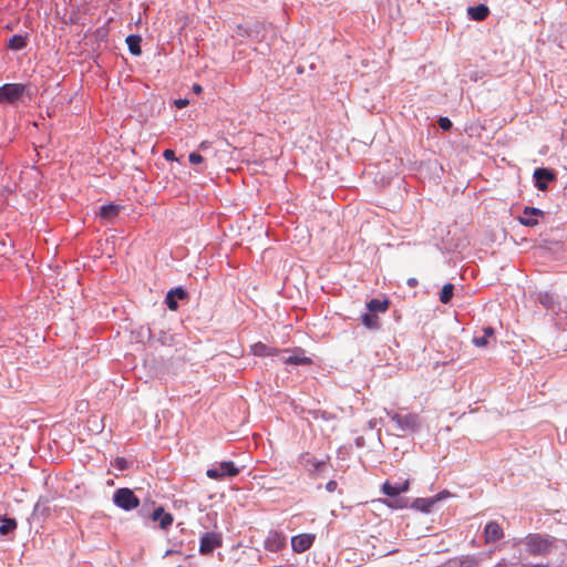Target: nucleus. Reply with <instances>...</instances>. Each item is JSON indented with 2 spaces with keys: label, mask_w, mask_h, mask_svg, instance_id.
Wrapping results in <instances>:
<instances>
[{
  "label": "nucleus",
  "mask_w": 567,
  "mask_h": 567,
  "mask_svg": "<svg viewBox=\"0 0 567 567\" xmlns=\"http://www.w3.org/2000/svg\"><path fill=\"white\" fill-rule=\"evenodd\" d=\"M527 550L533 556H545L557 547L554 537L542 534H529L524 538Z\"/></svg>",
  "instance_id": "1"
},
{
  "label": "nucleus",
  "mask_w": 567,
  "mask_h": 567,
  "mask_svg": "<svg viewBox=\"0 0 567 567\" xmlns=\"http://www.w3.org/2000/svg\"><path fill=\"white\" fill-rule=\"evenodd\" d=\"M386 414L395 423L396 429L402 433L415 432L421 426V419L416 413L400 414L386 411Z\"/></svg>",
  "instance_id": "2"
},
{
  "label": "nucleus",
  "mask_w": 567,
  "mask_h": 567,
  "mask_svg": "<svg viewBox=\"0 0 567 567\" xmlns=\"http://www.w3.org/2000/svg\"><path fill=\"white\" fill-rule=\"evenodd\" d=\"M239 474V468L234 462L225 461L214 464L206 472V475L215 481H221L227 477H234Z\"/></svg>",
  "instance_id": "3"
},
{
  "label": "nucleus",
  "mask_w": 567,
  "mask_h": 567,
  "mask_svg": "<svg viewBox=\"0 0 567 567\" xmlns=\"http://www.w3.org/2000/svg\"><path fill=\"white\" fill-rule=\"evenodd\" d=\"M113 502L117 507L127 512L136 508L140 505V501L134 495L133 491L125 487L115 491L113 495Z\"/></svg>",
  "instance_id": "4"
},
{
  "label": "nucleus",
  "mask_w": 567,
  "mask_h": 567,
  "mask_svg": "<svg viewBox=\"0 0 567 567\" xmlns=\"http://www.w3.org/2000/svg\"><path fill=\"white\" fill-rule=\"evenodd\" d=\"M25 92L21 83H8L0 86V103H16Z\"/></svg>",
  "instance_id": "5"
},
{
  "label": "nucleus",
  "mask_w": 567,
  "mask_h": 567,
  "mask_svg": "<svg viewBox=\"0 0 567 567\" xmlns=\"http://www.w3.org/2000/svg\"><path fill=\"white\" fill-rule=\"evenodd\" d=\"M221 546V537L216 533H206L200 538L199 551L203 555H209L214 549Z\"/></svg>",
  "instance_id": "6"
},
{
  "label": "nucleus",
  "mask_w": 567,
  "mask_h": 567,
  "mask_svg": "<svg viewBox=\"0 0 567 567\" xmlns=\"http://www.w3.org/2000/svg\"><path fill=\"white\" fill-rule=\"evenodd\" d=\"M450 495L451 494L447 491H443L433 497L416 498L413 503V507L423 513H430L434 504H436L439 501L450 497Z\"/></svg>",
  "instance_id": "7"
},
{
  "label": "nucleus",
  "mask_w": 567,
  "mask_h": 567,
  "mask_svg": "<svg viewBox=\"0 0 567 567\" xmlns=\"http://www.w3.org/2000/svg\"><path fill=\"white\" fill-rule=\"evenodd\" d=\"M316 536L313 534H299L291 538V548L295 553L301 554L308 550L313 542Z\"/></svg>",
  "instance_id": "8"
},
{
  "label": "nucleus",
  "mask_w": 567,
  "mask_h": 567,
  "mask_svg": "<svg viewBox=\"0 0 567 567\" xmlns=\"http://www.w3.org/2000/svg\"><path fill=\"white\" fill-rule=\"evenodd\" d=\"M286 546V536L279 532H270L265 540V548L277 553Z\"/></svg>",
  "instance_id": "9"
},
{
  "label": "nucleus",
  "mask_w": 567,
  "mask_h": 567,
  "mask_svg": "<svg viewBox=\"0 0 567 567\" xmlns=\"http://www.w3.org/2000/svg\"><path fill=\"white\" fill-rule=\"evenodd\" d=\"M504 536L503 528L501 525L494 520L488 522L484 527V538L485 543H495L499 539H502Z\"/></svg>",
  "instance_id": "10"
},
{
  "label": "nucleus",
  "mask_w": 567,
  "mask_h": 567,
  "mask_svg": "<svg viewBox=\"0 0 567 567\" xmlns=\"http://www.w3.org/2000/svg\"><path fill=\"white\" fill-rule=\"evenodd\" d=\"M410 483L409 481H403L400 483L391 484L390 482H384L382 485V492L389 497H395L402 493L409 491Z\"/></svg>",
  "instance_id": "11"
},
{
  "label": "nucleus",
  "mask_w": 567,
  "mask_h": 567,
  "mask_svg": "<svg viewBox=\"0 0 567 567\" xmlns=\"http://www.w3.org/2000/svg\"><path fill=\"white\" fill-rule=\"evenodd\" d=\"M555 175L547 168H537L534 172L535 185L539 190L547 188V183L553 181Z\"/></svg>",
  "instance_id": "12"
},
{
  "label": "nucleus",
  "mask_w": 567,
  "mask_h": 567,
  "mask_svg": "<svg viewBox=\"0 0 567 567\" xmlns=\"http://www.w3.org/2000/svg\"><path fill=\"white\" fill-rule=\"evenodd\" d=\"M282 360L286 364H293V365H306V364L312 363V360L310 358L306 357L305 351L299 348L292 350L291 354L288 357H285Z\"/></svg>",
  "instance_id": "13"
},
{
  "label": "nucleus",
  "mask_w": 567,
  "mask_h": 567,
  "mask_svg": "<svg viewBox=\"0 0 567 567\" xmlns=\"http://www.w3.org/2000/svg\"><path fill=\"white\" fill-rule=\"evenodd\" d=\"M187 296L186 291L182 288H176L168 291L165 303L171 310H176L178 308L177 300H183Z\"/></svg>",
  "instance_id": "14"
},
{
  "label": "nucleus",
  "mask_w": 567,
  "mask_h": 567,
  "mask_svg": "<svg viewBox=\"0 0 567 567\" xmlns=\"http://www.w3.org/2000/svg\"><path fill=\"white\" fill-rule=\"evenodd\" d=\"M483 336H475L472 340L474 346L477 348H484L489 343V339H492L495 334V330L492 327H485L482 329Z\"/></svg>",
  "instance_id": "15"
},
{
  "label": "nucleus",
  "mask_w": 567,
  "mask_h": 567,
  "mask_svg": "<svg viewBox=\"0 0 567 567\" xmlns=\"http://www.w3.org/2000/svg\"><path fill=\"white\" fill-rule=\"evenodd\" d=\"M489 13V9L485 4H478L476 7H470L467 9V14L472 20L482 21Z\"/></svg>",
  "instance_id": "16"
},
{
  "label": "nucleus",
  "mask_w": 567,
  "mask_h": 567,
  "mask_svg": "<svg viewBox=\"0 0 567 567\" xmlns=\"http://www.w3.org/2000/svg\"><path fill=\"white\" fill-rule=\"evenodd\" d=\"M153 520H159V526L165 529L172 525L173 517L171 514L165 513L162 507H158L153 512Z\"/></svg>",
  "instance_id": "17"
},
{
  "label": "nucleus",
  "mask_w": 567,
  "mask_h": 567,
  "mask_svg": "<svg viewBox=\"0 0 567 567\" xmlns=\"http://www.w3.org/2000/svg\"><path fill=\"white\" fill-rule=\"evenodd\" d=\"M367 308L370 312H385L389 309V300L388 299H371L367 303Z\"/></svg>",
  "instance_id": "18"
},
{
  "label": "nucleus",
  "mask_w": 567,
  "mask_h": 567,
  "mask_svg": "<svg viewBox=\"0 0 567 567\" xmlns=\"http://www.w3.org/2000/svg\"><path fill=\"white\" fill-rule=\"evenodd\" d=\"M125 41H126V44L128 47L130 52L133 55H141V53H142V50H141L142 38H141V35L131 34V35H128L126 38Z\"/></svg>",
  "instance_id": "19"
},
{
  "label": "nucleus",
  "mask_w": 567,
  "mask_h": 567,
  "mask_svg": "<svg viewBox=\"0 0 567 567\" xmlns=\"http://www.w3.org/2000/svg\"><path fill=\"white\" fill-rule=\"evenodd\" d=\"M28 44V37L22 34H14L9 39L8 47L11 50H22Z\"/></svg>",
  "instance_id": "20"
},
{
  "label": "nucleus",
  "mask_w": 567,
  "mask_h": 567,
  "mask_svg": "<svg viewBox=\"0 0 567 567\" xmlns=\"http://www.w3.org/2000/svg\"><path fill=\"white\" fill-rule=\"evenodd\" d=\"M251 352L255 355L264 357V355H272L276 353L275 349L268 348L266 344L261 342H257L251 346Z\"/></svg>",
  "instance_id": "21"
},
{
  "label": "nucleus",
  "mask_w": 567,
  "mask_h": 567,
  "mask_svg": "<svg viewBox=\"0 0 567 567\" xmlns=\"http://www.w3.org/2000/svg\"><path fill=\"white\" fill-rule=\"evenodd\" d=\"M537 300L549 310H555L556 300L553 295L548 292H540L538 293Z\"/></svg>",
  "instance_id": "22"
},
{
  "label": "nucleus",
  "mask_w": 567,
  "mask_h": 567,
  "mask_svg": "<svg viewBox=\"0 0 567 567\" xmlns=\"http://www.w3.org/2000/svg\"><path fill=\"white\" fill-rule=\"evenodd\" d=\"M361 319H362V323L368 329H378L380 327L379 317L375 313H372V312L364 313Z\"/></svg>",
  "instance_id": "23"
},
{
  "label": "nucleus",
  "mask_w": 567,
  "mask_h": 567,
  "mask_svg": "<svg viewBox=\"0 0 567 567\" xmlns=\"http://www.w3.org/2000/svg\"><path fill=\"white\" fill-rule=\"evenodd\" d=\"M17 528V522L12 518L1 519L0 535L4 536Z\"/></svg>",
  "instance_id": "24"
},
{
  "label": "nucleus",
  "mask_w": 567,
  "mask_h": 567,
  "mask_svg": "<svg viewBox=\"0 0 567 567\" xmlns=\"http://www.w3.org/2000/svg\"><path fill=\"white\" fill-rule=\"evenodd\" d=\"M454 286L452 284H445L440 293V301L442 303H449L453 297Z\"/></svg>",
  "instance_id": "25"
},
{
  "label": "nucleus",
  "mask_w": 567,
  "mask_h": 567,
  "mask_svg": "<svg viewBox=\"0 0 567 567\" xmlns=\"http://www.w3.org/2000/svg\"><path fill=\"white\" fill-rule=\"evenodd\" d=\"M118 207L115 205H104L100 208V216L103 218H113L117 215Z\"/></svg>",
  "instance_id": "26"
},
{
  "label": "nucleus",
  "mask_w": 567,
  "mask_h": 567,
  "mask_svg": "<svg viewBox=\"0 0 567 567\" xmlns=\"http://www.w3.org/2000/svg\"><path fill=\"white\" fill-rule=\"evenodd\" d=\"M519 223L524 226H535L537 225V219L532 215H524L519 217Z\"/></svg>",
  "instance_id": "27"
},
{
  "label": "nucleus",
  "mask_w": 567,
  "mask_h": 567,
  "mask_svg": "<svg viewBox=\"0 0 567 567\" xmlns=\"http://www.w3.org/2000/svg\"><path fill=\"white\" fill-rule=\"evenodd\" d=\"M439 126L442 130L447 131V130H450L452 127V122L447 117H440Z\"/></svg>",
  "instance_id": "28"
},
{
  "label": "nucleus",
  "mask_w": 567,
  "mask_h": 567,
  "mask_svg": "<svg viewBox=\"0 0 567 567\" xmlns=\"http://www.w3.org/2000/svg\"><path fill=\"white\" fill-rule=\"evenodd\" d=\"M543 212L538 208H535V207H526L524 209V215H532V216H543Z\"/></svg>",
  "instance_id": "29"
},
{
  "label": "nucleus",
  "mask_w": 567,
  "mask_h": 567,
  "mask_svg": "<svg viewBox=\"0 0 567 567\" xmlns=\"http://www.w3.org/2000/svg\"><path fill=\"white\" fill-rule=\"evenodd\" d=\"M189 162L194 165L200 164L203 162V156L197 153L189 154Z\"/></svg>",
  "instance_id": "30"
},
{
  "label": "nucleus",
  "mask_w": 567,
  "mask_h": 567,
  "mask_svg": "<svg viewBox=\"0 0 567 567\" xmlns=\"http://www.w3.org/2000/svg\"><path fill=\"white\" fill-rule=\"evenodd\" d=\"M127 461L123 457H118L115 460V465L118 470L121 471H124L125 468H127Z\"/></svg>",
  "instance_id": "31"
},
{
  "label": "nucleus",
  "mask_w": 567,
  "mask_h": 567,
  "mask_svg": "<svg viewBox=\"0 0 567 567\" xmlns=\"http://www.w3.org/2000/svg\"><path fill=\"white\" fill-rule=\"evenodd\" d=\"M163 156L167 161H175V152L173 150H165L163 153Z\"/></svg>",
  "instance_id": "32"
},
{
  "label": "nucleus",
  "mask_w": 567,
  "mask_h": 567,
  "mask_svg": "<svg viewBox=\"0 0 567 567\" xmlns=\"http://www.w3.org/2000/svg\"><path fill=\"white\" fill-rule=\"evenodd\" d=\"M187 104H188V101H187L186 99H179V100H176V101H175V105H176L178 109H183V107H185Z\"/></svg>",
  "instance_id": "33"
},
{
  "label": "nucleus",
  "mask_w": 567,
  "mask_h": 567,
  "mask_svg": "<svg viewBox=\"0 0 567 567\" xmlns=\"http://www.w3.org/2000/svg\"><path fill=\"white\" fill-rule=\"evenodd\" d=\"M326 488L328 492H333L337 488V482L336 481H329L326 485Z\"/></svg>",
  "instance_id": "34"
},
{
  "label": "nucleus",
  "mask_w": 567,
  "mask_h": 567,
  "mask_svg": "<svg viewBox=\"0 0 567 567\" xmlns=\"http://www.w3.org/2000/svg\"><path fill=\"white\" fill-rule=\"evenodd\" d=\"M400 501H395V505L392 504V503H389L388 505L391 506V507H395V508H402L404 507V504H399Z\"/></svg>",
  "instance_id": "35"
},
{
  "label": "nucleus",
  "mask_w": 567,
  "mask_h": 567,
  "mask_svg": "<svg viewBox=\"0 0 567 567\" xmlns=\"http://www.w3.org/2000/svg\"><path fill=\"white\" fill-rule=\"evenodd\" d=\"M416 284H417V280H416L415 278H410V279L408 280V285H409L410 287H414V286H416Z\"/></svg>",
  "instance_id": "36"
},
{
  "label": "nucleus",
  "mask_w": 567,
  "mask_h": 567,
  "mask_svg": "<svg viewBox=\"0 0 567 567\" xmlns=\"http://www.w3.org/2000/svg\"><path fill=\"white\" fill-rule=\"evenodd\" d=\"M194 91H195L196 93L202 92V87H200V85L195 84V85H194Z\"/></svg>",
  "instance_id": "37"
},
{
  "label": "nucleus",
  "mask_w": 567,
  "mask_h": 567,
  "mask_svg": "<svg viewBox=\"0 0 567 567\" xmlns=\"http://www.w3.org/2000/svg\"><path fill=\"white\" fill-rule=\"evenodd\" d=\"M208 147V143L207 142H203L200 145H199V148L200 150H206Z\"/></svg>",
  "instance_id": "38"
},
{
  "label": "nucleus",
  "mask_w": 567,
  "mask_h": 567,
  "mask_svg": "<svg viewBox=\"0 0 567 567\" xmlns=\"http://www.w3.org/2000/svg\"><path fill=\"white\" fill-rule=\"evenodd\" d=\"M526 567H548V566H547V565L539 564V565H530V566H526Z\"/></svg>",
  "instance_id": "39"
}]
</instances>
